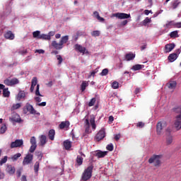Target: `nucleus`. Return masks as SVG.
Here are the masks:
<instances>
[{
    "instance_id": "obj_22",
    "label": "nucleus",
    "mask_w": 181,
    "mask_h": 181,
    "mask_svg": "<svg viewBox=\"0 0 181 181\" xmlns=\"http://www.w3.org/2000/svg\"><path fill=\"white\" fill-rule=\"evenodd\" d=\"M54 135H56L54 129H50L48 132L49 139H50V141H54Z\"/></svg>"
},
{
    "instance_id": "obj_2",
    "label": "nucleus",
    "mask_w": 181,
    "mask_h": 181,
    "mask_svg": "<svg viewBox=\"0 0 181 181\" xmlns=\"http://www.w3.org/2000/svg\"><path fill=\"white\" fill-rule=\"evenodd\" d=\"M173 110L174 112L179 114L176 116L174 123L175 128H176L177 131H179V129H181V106L173 108Z\"/></svg>"
},
{
    "instance_id": "obj_24",
    "label": "nucleus",
    "mask_w": 181,
    "mask_h": 181,
    "mask_svg": "<svg viewBox=\"0 0 181 181\" xmlns=\"http://www.w3.org/2000/svg\"><path fill=\"white\" fill-rule=\"evenodd\" d=\"M64 146L66 151H69L71 148V141L66 140L64 141Z\"/></svg>"
},
{
    "instance_id": "obj_45",
    "label": "nucleus",
    "mask_w": 181,
    "mask_h": 181,
    "mask_svg": "<svg viewBox=\"0 0 181 181\" xmlns=\"http://www.w3.org/2000/svg\"><path fill=\"white\" fill-rule=\"evenodd\" d=\"M36 148H37V145L31 144V146L30 147V149H29V152H30V153H33V152L36 151Z\"/></svg>"
},
{
    "instance_id": "obj_43",
    "label": "nucleus",
    "mask_w": 181,
    "mask_h": 181,
    "mask_svg": "<svg viewBox=\"0 0 181 181\" xmlns=\"http://www.w3.org/2000/svg\"><path fill=\"white\" fill-rule=\"evenodd\" d=\"M95 101H97V99L95 98H93L88 103V107H93L95 104Z\"/></svg>"
},
{
    "instance_id": "obj_7",
    "label": "nucleus",
    "mask_w": 181,
    "mask_h": 181,
    "mask_svg": "<svg viewBox=\"0 0 181 181\" xmlns=\"http://www.w3.org/2000/svg\"><path fill=\"white\" fill-rule=\"evenodd\" d=\"M167 124L166 122L163 120L161 122H158L156 124V131L157 134L160 135L162 134V129L166 127Z\"/></svg>"
},
{
    "instance_id": "obj_37",
    "label": "nucleus",
    "mask_w": 181,
    "mask_h": 181,
    "mask_svg": "<svg viewBox=\"0 0 181 181\" xmlns=\"http://www.w3.org/2000/svg\"><path fill=\"white\" fill-rule=\"evenodd\" d=\"M177 83L176 81H172L168 83V88L173 90V88H176Z\"/></svg>"
},
{
    "instance_id": "obj_38",
    "label": "nucleus",
    "mask_w": 181,
    "mask_h": 181,
    "mask_svg": "<svg viewBox=\"0 0 181 181\" xmlns=\"http://www.w3.org/2000/svg\"><path fill=\"white\" fill-rule=\"evenodd\" d=\"M35 156L37 157L39 160H42L43 158V153L42 151H35Z\"/></svg>"
},
{
    "instance_id": "obj_64",
    "label": "nucleus",
    "mask_w": 181,
    "mask_h": 181,
    "mask_svg": "<svg viewBox=\"0 0 181 181\" xmlns=\"http://www.w3.org/2000/svg\"><path fill=\"white\" fill-rule=\"evenodd\" d=\"M117 69H122V62H119V64H117Z\"/></svg>"
},
{
    "instance_id": "obj_31",
    "label": "nucleus",
    "mask_w": 181,
    "mask_h": 181,
    "mask_svg": "<svg viewBox=\"0 0 181 181\" xmlns=\"http://www.w3.org/2000/svg\"><path fill=\"white\" fill-rule=\"evenodd\" d=\"M21 156L22 154H21V153H18L11 157V160H13V162H16V160H18V159H19V158H21Z\"/></svg>"
},
{
    "instance_id": "obj_1",
    "label": "nucleus",
    "mask_w": 181,
    "mask_h": 181,
    "mask_svg": "<svg viewBox=\"0 0 181 181\" xmlns=\"http://www.w3.org/2000/svg\"><path fill=\"white\" fill-rule=\"evenodd\" d=\"M94 169V165H90L87 167L86 169L84 170L83 173H82L81 181H87L90 180L93 176V170Z\"/></svg>"
},
{
    "instance_id": "obj_50",
    "label": "nucleus",
    "mask_w": 181,
    "mask_h": 181,
    "mask_svg": "<svg viewBox=\"0 0 181 181\" xmlns=\"http://www.w3.org/2000/svg\"><path fill=\"white\" fill-rule=\"evenodd\" d=\"M106 149L110 151V152H112V151H114V145H112V144H108L106 147Z\"/></svg>"
},
{
    "instance_id": "obj_53",
    "label": "nucleus",
    "mask_w": 181,
    "mask_h": 181,
    "mask_svg": "<svg viewBox=\"0 0 181 181\" xmlns=\"http://www.w3.org/2000/svg\"><path fill=\"white\" fill-rule=\"evenodd\" d=\"M57 59L58 60V64L63 63V57H62V55H57Z\"/></svg>"
},
{
    "instance_id": "obj_35",
    "label": "nucleus",
    "mask_w": 181,
    "mask_h": 181,
    "mask_svg": "<svg viewBox=\"0 0 181 181\" xmlns=\"http://www.w3.org/2000/svg\"><path fill=\"white\" fill-rule=\"evenodd\" d=\"M76 161L78 166H81L83 165V157L78 156Z\"/></svg>"
},
{
    "instance_id": "obj_19",
    "label": "nucleus",
    "mask_w": 181,
    "mask_h": 181,
    "mask_svg": "<svg viewBox=\"0 0 181 181\" xmlns=\"http://www.w3.org/2000/svg\"><path fill=\"white\" fill-rule=\"evenodd\" d=\"M10 119L13 121V122H21V116L17 113H14Z\"/></svg>"
},
{
    "instance_id": "obj_5",
    "label": "nucleus",
    "mask_w": 181,
    "mask_h": 181,
    "mask_svg": "<svg viewBox=\"0 0 181 181\" xmlns=\"http://www.w3.org/2000/svg\"><path fill=\"white\" fill-rule=\"evenodd\" d=\"M28 112L33 115H40V113L37 112L29 103H26L25 108L23 109L24 114H28Z\"/></svg>"
},
{
    "instance_id": "obj_36",
    "label": "nucleus",
    "mask_w": 181,
    "mask_h": 181,
    "mask_svg": "<svg viewBox=\"0 0 181 181\" xmlns=\"http://www.w3.org/2000/svg\"><path fill=\"white\" fill-rule=\"evenodd\" d=\"M11 95V92L8 90V88L4 89L3 90V97L8 98Z\"/></svg>"
},
{
    "instance_id": "obj_59",
    "label": "nucleus",
    "mask_w": 181,
    "mask_h": 181,
    "mask_svg": "<svg viewBox=\"0 0 181 181\" xmlns=\"http://www.w3.org/2000/svg\"><path fill=\"white\" fill-rule=\"evenodd\" d=\"M54 35H56V32L55 31H50L47 34V35L49 36V37H52V36H54Z\"/></svg>"
},
{
    "instance_id": "obj_15",
    "label": "nucleus",
    "mask_w": 181,
    "mask_h": 181,
    "mask_svg": "<svg viewBox=\"0 0 181 181\" xmlns=\"http://www.w3.org/2000/svg\"><path fill=\"white\" fill-rule=\"evenodd\" d=\"M74 47L76 52H79V53H82L83 54L86 53V47L81 46V45L76 44L75 45Z\"/></svg>"
},
{
    "instance_id": "obj_46",
    "label": "nucleus",
    "mask_w": 181,
    "mask_h": 181,
    "mask_svg": "<svg viewBox=\"0 0 181 181\" xmlns=\"http://www.w3.org/2000/svg\"><path fill=\"white\" fill-rule=\"evenodd\" d=\"M6 132V124H2L0 128V134H5Z\"/></svg>"
},
{
    "instance_id": "obj_27",
    "label": "nucleus",
    "mask_w": 181,
    "mask_h": 181,
    "mask_svg": "<svg viewBox=\"0 0 181 181\" xmlns=\"http://www.w3.org/2000/svg\"><path fill=\"white\" fill-rule=\"evenodd\" d=\"M26 97V93H25V90H21L18 94V101H21V98H25Z\"/></svg>"
},
{
    "instance_id": "obj_11",
    "label": "nucleus",
    "mask_w": 181,
    "mask_h": 181,
    "mask_svg": "<svg viewBox=\"0 0 181 181\" xmlns=\"http://www.w3.org/2000/svg\"><path fill=\"white\" fill-rule=\"evenodd\" d=\"M33 161V156L31 153H28L23 160V165L25 166L29 165L31 162Z\"/></svg>"
},
{
    "instance_id": "obj_51",
    "label": "nucleus",
    "mask_w": 181,
    "mask_h": 181,
    "mask_svg": "<svg viewBox=\"0 0 181 181\" xmlns=\"http://www.w3.org/2000/svg\"><path fill=\"white\" fill-rule=\"evenodd\" d=\"M30 142L31 145H37V144H36V137H35V136H32L30 138Z\"/></svg>"
},
{
    "instance_id": "obj_58",
    "label": "nucleus",
    "mask_w": 181,
    "mask_h": 181,
    "mask_svg": "<svg viewBox=\"0 0 181 181\" xmlns=\"http://www.w3.org/2000/svg\"><path fill=\"white\" fill-rule=\"evenodd\" d=\"M35 53H39V54H45V50H43V49H36Z\"/></svg>"
},
{
    "instance_id": "obj_4",
    "label": "nucleus",
    "mask_w": 181,
    "mask_h": 181,
    "mask_svg": "<svg viewBox=\"0 0 181 181\" xmlns=\"http://www.w3.org/2000/svg\"><path fill=\"white\" fill-rule=\"evenodd\" d=\"M162 155H155L153 154L149 159L148 163H153V166L155 168H160V165H162Z\"/></svg>"
},
{
    "instance_id": "obj_62",
    "label": "nucleus",
    "mask_w": 181,
    "mask_h": 181,
    "mask_svg": "<svg viewBox=\"0 0 181 181\" xmlns=\"http://www.w3.org/2000/svg\"><path fill=\"white\" fill-rule=\"evenodd\" d=\"M175 28H181V22L175 23Z\"/></svg>"
},
{
    "instance_id": "obj_13",
    "label": "nucleus",
    "mask_w": 181,
    "mask_h": 181,
    "mask_svg": "<svg viewBox=\"0 0 181 181\" xmlns=\"http://www.w3.org/2000/svg\"><path fill=\"white\" fill-rule=\"evenodd\" d=\"M168 134L165 137V144L166 145H172L173 144V136L170 134V131L167 129Z\"/></svg>"
},
{
    "instance_id": "obj_61",
    "label": "nucleus",
    "mask_w": 181,
    "mask_h": 181,
    "mask_svg": "<svg viewBox=\"0 0 181 181\" xmlns=\"http://www.w3.org/2000/svg\"><path fill=\"white\" fill-rule=\"evenodd\" d=\"M119 138H121V134H116L115 136V141H119Z\"/></svg>"
},
{
    "instance_id": "obj_55",
    "label": "nucleus",
    "mask_w": 181,
    "mask_h": 181,
    "mask_svg": "<svg viewBox=\"0 0 181 181\" xmlns=\"http://www.w3.org/2000/svg\"><path fill=\"white\" fill-rule=\"evenodd\" d=\"M136 127L138 128H144V127H145V123L142 122H139L136 124Z\"/></svg>"
},
{
    "instance_id": "obj_3",
    "label": "nucleus",
    "mask_w": 181,
    "mask_h": 181,
    "mask_svg": "<svg viewBox=\"0 0 181 181\" xmlns=\"http://www.w3.org/2000/svg\"><path fill=\"white\" fill-rule=\"evenodd\" d=\"M67 42H69V35H64L62 37L59 43H57V41H52V47H54L56 50H62V49H63V45L67 43Z\"/></svg>"
},
{
    "instance_id": "obj_63",
    "label": "nucleus",
    "mask_w": 181,
    "mask_h": 181,
    "mask_svg": "<svg viewBox=\"0 0 181 181\" xmlns=\"http://www.w3.org/2000/svg\"><path fill=\"white\" fill-rule=\"evenodd\" d=\"M181 52V49H177L175 50V54H177V57H179V54Z\"/></svg>"
},
{
    "instance_id": "obj_57",
    "label": "nucleus",
    "mask_w": 181,
    "mask_h": 181,
    "mask_svg": "<svg viewBox=\"0 0 181 181\" xmlns=\"http://www.w3.org/2000/svg\"><path fill=\"white\" fill-rule=\"evenodd\" d=\"M17 177H21L22 175V169L17 170L16 171Z\"/></svg>"
},
{
    "instance_id": "obj_41",
    "label": "nucleus",
    "mask_w": 181,
    "mask_h": 181,
    "mask_svg": "<svg viewBox=\"0 0 181 181\" xmlns=\"http://www.w3.org/2000/svg\"><path fill=\"white\" fill-rule=\"evenodd\" d=\"M40 86L39 84L37 85L36 90H35V95H38L39 97H43L42 94H40V91L39 90Z\"/></svg>"
},
{
    "instance_id": "obj_33",
    "label": "nucleus",
    "mask_w": 181,
    "mask_h": 181,
    "mask_svg": "<svg viewBox=\"0 0 181 181\" xmlns=\"http://www.w3.org/2000/svg\"><path fill=\"white\" fill-rule=\"evenodd\" d=\"M33 37L35 38V39H40V36H41V35H40V31H39V30L34 31V32L33 33Z\"/></svg>"
},
{
    "instance_id": "obj_47",
    "label": "nucleus",
    "mask_w": 181,
    "mask_h": 181,
    "mask_svg": "<svg viewBox=\"0 0 181 181\" xmlns=\"http://www.w3.org/2000/svg\"><path fill=\"white\" fill-rule=\"evenodd\" d=\"M119 87V83L117 81H114L112 84V88H114V90H117Z\"/></svg>"
},
{
    "instance_id": "obj_26",
    "label": "nucleus",
    "mask_w": 181,
    "mask_h": 181,
    "mask_svg": "<svg viewBox=\"0 0 181 181\" xmlns=\"http://www.w3.org/2000/svg\"><path fill=\"white\" fill-rule=\"evenodd\" d=\"M125 59L127 60V62H129L130 60H134L135 59V54H127L125 55Z\"/></svg>"
},
{
    "instance_id": "obj_42",
    "label": "nucleus",
    "mask_w": 181,
    "mask_h": 181,
    "mask_svg": "<svg viewBox=\"0 0 181 181\" xmlns=\"http://www.w3.org/2000/svg\"><path fill=\"white\" fill-rule=\"evenodd\" d=\"M170 37H179V34L177 33V30L173 31L170 34Z\"/></svg>"
},
{
    "instance_id": "obj_44",
    "label": "nucleus",
    "mask_w": 181,
    "mask_h": 181,
    "mask_svg": "<svg viewBox=\"0 0 181 181\" xmlns=\"http://www.w3.org/2000/svg\"><path fill=\"white\" fill-rule=\"evenodd\" d=\"M8 162V156H5L1 160H0V166H2L4 163H6Z\"/></svg>"
},
{
    "instance_id": "obj_14",
    "label": "nucleus",
    "mask_w": 181,
    "mask_h": 181,
    "mask_svg": "<svg viewBox=\"0 0 181 181\" xmlns=\"http://www.w3.org/2000/svg\"><path fill=\"white\" fill-rule=\"evenodd\" d=\"M175 43H170L165 45V53L172 52L175 47Z\"/></svg>"
},
{
    "instance_id": "obj_9",
    "label": "nucleus",
    "mask_w": 181,
    "mask_h": 181,
    "mask_svg": "<svg viewBox=\"0 0 181 181\" xmlns=\"http://www.w3.org/2000/svg\"><path fill=\"white\" fill-rule=\"evenodd\" d=\"M23 146V139H16L15 141L11 142L10 145L11 149H13L14 148H21V146Z\"/></svg>"
},
{
    "instance_id": "obj_48",
    "label": "nucleus",
    "mask_w": 181,
    "mask_h": 181,
    "mask_svg": "<svg viewBox=\"0 0 181 181\" xmlns=\"http://www.w3.org/2000/svg\"><path fill=\"white\" fill-rule=\"evenodd\" d=\"M148 23H151V18L147 17L143 21V25L144 26H146Z\"/></svg>"
},
{
    "instance_id": "obj_52",
    "label": "nucleus",
    "mask_w": 181,
    "mask_h": 181,
    "mask_svg": "<svg viewBox=\"0 0 181 181\" xmlns=\"http://www.w3.org/2000/svg\"><path fill=\"white\" fill-rule=\"evenodd\" d=\"M91 35H92V36H94L95 37H97L100 36V31L99 30H94V31H93Z\"/></svg>"
},
{
    "instance_id": "obj_39",
    "label": "nucleus",
    "mask_w": 181,
    "mask_h": 181,
    "mask_svg": "<svg viewBox=\"0 0 181 181\" xmlns=\"http://www.w3.org/2000/svg\"><path fill=\"white\" fill-rule=\"evenodd\" d=\"M40 165V163L39 161H37L34 165V171L35 173H37L39 172V166Z\"/></svg>"
},
{
    "instance_id": "obj_32",
    "label": "nucleus",
    "mask_w": 181,
    "mask_h": 181,
    "mask_svg": "<svg viewBox=\"0 0 181 181\" xmlns=\"http://www.w3.org/2000/svg\"><path fill=\"white\" fill-rule=\"evenodd\" d=\"M40 39H41L42 40H50V39H52V37H50V36H49L46 34H41V35L40 36Z\"/></svg>"
},
{
    "instance_id": "obj_23",
    "label": "nucleus",
    "mask_w": 181,
    "mask_h": 181,
    "mask_svg": "<svg viewBox=\"0 0 181 181\" xmlns=\"http://www.w3.org/2000/svg\"><path fill=\"white\" fill-rule=\"evenodd\" d=\"M145 67L144 65H141V64H135L132 67V70L134 71H137L138 70H142Z\"/></svg>"
},
{
    "instance_id": "obj_10",
    "label": "nucleus",
    "mask_w": 181,
    "mask_h": 181,
    "mask_svg": "<svg viewBox=\"0 0 181 181\" xmlns=\"http://www.w3.org/2000/svg\"><path fill=\"white\" fill-rule=\"evenodd\" d=\"M112 16L114 18H117V19H128L129 18H131V14L125 13H113Z\"/></svg>"
},
{
    "instance_id": "obj_60",
    "label": "nucleus",
    "mask_w": 181,
    "mask_h": 181,
    "mask_svg": "<svg viewBox=\"0 0 181 181\" xmlns=\"http://www.w3.org/2000/svg\"><path fill=\"white\" fill-rule=\"evenodd\" d=\"M5 179V173L0 171V180Z\"/></svg>"
},
{
    "instance_id": "obj_8",
    "label": "nucleus",
    "mask_w": 181,
    "mask_h": 181,
    "mask_svg": "<svg viewBox=\"0 0 181 181\" xmlns=\"http://www.w3.org/2000/svg\"><path fill=\"white\" fill-rule=\"evenodd\" d=\"M6 86H9L12 87V86H15L16 84H19V80L16 78H13L12 79H5L4 81Z\"/></svg>"
},
{
    "instance_id": "obj_18",
    "label": "nucleus",
    "mask_w": 181,
    "mask_h": 181,
    "mask_svg": "<svg viewBox=\"0 0 181 181\" xmlns=\"http://www.w3.org/2000/svg\"><path fill=\"white\" fill-rule=\"evenodd\" d=\"M40 144L41 146H45L47 144V137L45 135H41L40 136Z\"/></svg>"
},
{
    "instance_id": "obj_12",
    "label": "nucleus",
    "mask_w": 181,
    "mask_h": 181,
    "mask_svg": "<svg viewBox=\"0 0 181 181\" xmlns=\"http://www.w3.org/2000/svg\"><path fill=\"white\" fill-rule=\"evenodd\" d=\"M6 172L10 176H13V175H15V173L16 172V168H15V166L12 165L7 164L6 168Z\"/></svg>"
},
{
    "instance_id": "obj_49",
    "label": "nucleus",
    "mask_w": 181,
    "mask_h": 181,
    "mask_svg": "<svg viewBox=\"0 0 181 181\" xmlns=\"http://www.w3.org/2000/svg\"><path fill=\"white\" fill-rule=\"evenodd\" d=\"M175 25H176V23H174L173 21H170L165 24V28H169L171 26H175Z\"/></svg>"
},
{
    "instance_id": "obj_30",
    "label": "nucleus",
    "mask_w": 181,
    "mask_h": 181,
    "mask_svg": "<svg viewBox=\"0 0 181 181\" xmlns=\"http://www.w3.org/2000/svg\"><path fill=\"white\" fill-rule=\"evenodd\" d=\"M93 15H94V16H95V18H96V19H98V21H100V22H104V21H105L104 18H102L101 16H100V13H98V11H94Z\"/></svg>"
},
{
    "instance_id": "obj_40",
    "label": "nucleus",
    "mask_w": 181,
    "mask_h": 181,
    "mask_svg": "<svg viewBox=\"0 0 181 181\" xmlns=\"http://www.w3.org/2000/svg\"><path fill=\"white\" fill-rule=\"evenodd\" d=\"M37 85V77H33L32 81H31V86L33 87H36Z\"/></svg>"
},
{
    "instance_id": "obj_28",
    "label": "nucleus",
    "mask_w": 181,
    "mask_h": 181,
    "mask_svg": "<svg viewBox=\"0 0 181 181\" xmlns=\"http://www.w3.org/2000/svg\"><path fill=\"white\" fill-rule=\"evenodd\" d=\"M85 127H86V134H88L90 132V120L88 119H86L85 120Z\"/></svg>"
},
{
    "instance_id": "obj_17",
    "label": "nucleus",
    "mask_w": 181,
    "mask_h": 181,
    "mask_svg": "<svg viewBox=\"0 0 181 181\" xmlns=\"http://www.w3.org/2000/svg\"><path fill=\"white\" fill-rule=\"evenodd\" d=\"M60 129H67L69 127H70V122L69 121H65V122H62L61 124L59 125Z\"/></svg>"
},
{
    "instance_id": "obj_6",
    "label": "nucleus",
    "mask_w": 181,
    "mask_h": 181,
    "mask_svg": "<svg viewBox=\"0 0 181 181\" xmlns=\"http://www.w3.org/2000/svg\"><path fill=\"white\" fill-rule=\"evenodd\" d=\"M105 138V129H101L95 135V139L97 142H100V141H103V139Z\"/></svg>"
},
{
    "instance_id": "obj_54",
    "label": "nucleus",
    "mask_w": 181,
    "mask_h": 181,
    "mask_svg": "<svg viewBox=\"0 0 181 181\" xmlns=\"http://www.w3.org/2000/svg\"><path fill=\"white\" fill-rule=\"evenodd\" d=\"M108 74V69H103L102 72L100 73V76H107Z\"/></svg>"
},
{
    "instance_id": "obj_34",
    "label": "nucleus",
    "mask_w": 181,
    "mask_h": 181,
    "mask_svg": "<svg viewBox=\"0 0 181 181\" xmlns=\"http://www.w3.org/2000/svg\"><path fill=\"white\" fill-rule=\"evenodd\" d=\"M90 125H91V127H92V129H95V128H96V127H97V126L95 125V117L90 118Z\"/></svg>"
},
{
    "instance_id": "obj_25",
    "label": "nucleus",
    "mask_w": 181,
    "mask_h": 181,
    "mask_svg": "<svg viewBox=\"0 0 181 181\" xmlns=\"http://www.w3.org/2000/svg\"><path fill=\"white\" fill-rule=\"evenodd\" d=\"M179 5H180V1L179 0H173L171 3V6L173 9H176Z\"/></svg>"
},
{
    "instance_id": "obj_21",
    "label": "nucleus",
    "mask_w": 181,
    "mask_h": 181,
    "mask_svg": "<svg viewBox=\"0 0 181 181\" xmlns=\"http://www.w3.org/2000/svg\"><path fill=\"white\" fill-rule=\"evenodd\" d=\"M177 57V54H176L175 53H172L168 56V59L169 60V62H170V63H173V62H175V60H176Z\"/></svg>"
},
{
    "instance_id": "obj_56",
    "label": "nucleus",
    "mask_w": 181,
    "mask_h": 181,
    "mask_svg": "<svg viewBox=\"0 0 181 181\" xmlns=\"http://www.w3.org/2000/svg\"><path fill=\"white\" fill-rule=\"evenodd\" d=\"M21 107V103L15 104L13 105V110H19Z\"/></svg>"
},
{
    "instance_id": "obj_29",
    "label": "nucleus",
    "mask_w": 181,
    "mask_h": 181,
    "mask_svg": "<svg viewBox=\"0 0 181 181\" xmlns=\"http://www.w3.org/2000/svg\"><path fill=\"white\" fill-rule=\"evenodd\" d=\"M87 87H88V83L86 81H83L82 82V84L81 86V91H86V88H87Z\"/></svg>"
},
{
    "instance_id": "obj_16",
    "label": "nucleus",
    "mask_w": 181,
    "mask_h": 181,
    "mask_svg": "<svg viewBox=\"0 0 181 181\" xmlns=\"http://www.w3.org/2000/svg\"><path fill=\"white\" fill-rule=\"evenodd\" d=\"M4 37L8 40H13L15 39V35L12 33V31L8 30L4 34Z\"/></svg>"
},
{
    "instance_id": "obj_20",
    "label": "nucleus",
    "mask_w": 181,
    "mask_h": 181,
    "mask_svg": "<svg viewBox=\"0 0 181 181\" xmlns=\"http://www.w3.org/2000/svg\"><path fill=\"white\" fill-rule=\"evenodd\" d=\"M107 153H108V152H107V151H96V153L95 156H97V158H105V156H107Z\"/></svg>"
}]
</instances>
